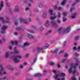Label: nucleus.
I'll list each match as a JSON object with an SVG mask.
<instances>
[{
  "instance_id": "15",
  "label": "nucleus",
  "mask_w": 80,
  "mask_h": 80,
  "mask_svg": "<svg viewBox=\"0 0 80 80\" xmlns=\"http://www.w3.org/2000/svg\"><path fill=\"white\" fill-rule=\"evenodd\" d=\"M42 76V74L40 73L35 74L34 75V77H40Z\"/></svg>"
},
{
  "instance_id": "5",
  "label": "nucleus",
  "mask_w": 80,
  "mask_h": 80,
  "mask_svg": "<svg viewBox=\"0 0 80 80\" xmlns=\"http://www.w3.org/2000/svg\"><path fill=\"white\" fill-rule=\"evenodd\" d=\"M70 27H68L66 30H64L63 31L64 33H69L70 31Z\"/></svg>"
},
{
  "instance_id": "23",
  "label": "nucleus",
  "mask_w": 80,
  "mask_h": 80,
  "mask_svg": "<svg viewBox=\"0 0 80 80\" xmlns=\"http://www.w3.org/2000/svg\"><path fill=\"white\" fill-rule=\"evenodd\" d=\"M48 47H49V45H48V44L45 45L44 46V49H47V48H48Z\"/></svg>"
},
{
  "instance_id": "59",
  "label": "nucleus",
  "mask_w": 80,
  "mask_h": 80,
  "mask_svg": "<svg viewBox=\"0 0 80 80\" xmlns=\"http://www.w3.org/2000/svg\"><path fill=\"white\" fill-rule=\"evenodd\" d=\"M50 65L53 66L54 65V63H51L50 64Z\"/></svg>"
},
{
  "instance_id": "55",
  "label": "nucleus",
  "mask_w": 80,
  "mask_h": 80,
  "mask_svg": "<svg viewBox=\"0 0 80 80\" xmlns=\"http://www.w3.org/2000/svg\"><path fill=\"white\" fill-rule=\"evenodd\" d=\"M9 48V49L12 50V47L11 46H10Z\"/></svg>"
},
{
  "instance_id": "25",
  "label": "nucleus",
  "mask_w": 80,
  "mask_h": 80,
  "mask_svg": "<svg viewBox=\"0 0 80 80\" xmlns=\"http://www.w3.org/2000/svg\"><path fill=\"white\" fill-rule=\"evenodd\" d=\"M66 1H65V0H63V1L62 2V3H61V5H63L65 3V2Z\"/></svg>"
},
{
  "instance_id": "49",
  "label": "nucleus",
  "mask_w": 80,
  "mask_h": 80,
  "mask_svg": "<svg viewBox=\"0 0 80 80\" xmlns=\"http://www.w3.org/2000/svg\"><path fill=\"white\" fill-rule=\"evenodd\" d=\"M63 22H65V21H66V20H67V19L63 18Z\"/></svg>"
},
{
  "instance_id": "11",
  "label": "nucleus",
  "mask_w": 80,
  "mask_h": 80,
  "mask_svg": "<svg viewBox=\"0 0 80 80\" xmlns=\"http://www.w3.org/2000/svg\"><path fill=\"white\" fill-rule=\"evenodd\" d=\"M72 67L71 66V68L69 69V70L68 71V72L69 73H72Z\"/></svg>"
},
{
  "instance_id": "17",
  "label": "nucleus",
  "mask_w": 80,
  "mask_h": 80,
  "mask_svg": "<svg viewBox=\"0 0 80 80\" xmlns=\"http://www.w3.org/2000/svg\"><path fill=\"white\" fill-rule=\"evenodd\" d=\"M51 23L52 24V26L53 27L54 25H55V20H53L51 22Z\"/></svg>"
},
{
  "instance_id": "28",
  "label": "nucleus",
  "mask_w": 80,
  "mask_h": 80,
  "mask_svg": "<svg viewBox=\"0 0 80 80\" xmlns=\"http://www.w3.org/2000/svg\"><path fill=\"white\" fill-rule=\"evenodd\" d=\"M71 66L72 67V68L73 67V68H74V69L76 68V66H73V64H70V67H71Z\"/></svg>"
},
{
  "instance_id": "43",
  "label": "nucleus",
  "mask_w": 80,
  "mask_h": 80,
  "mask_svg": "<svg viewBox=\"0 0 80 80\" xmlns=\"http://www.w3.org/2000/svg\"><path fill=\"white\" fill-rule=\"evenodd\" d=\"M28 32L30 33H34V32L32 30H28Z\"/></svg>"
},
{
  "instance_id": "48",
  "label": "nucleus",
  "mask_w": 80,
  "mask_h": 80,
  "mask_svg": "<svg viewBox=\"0 0 80 80\" xmlns=\"http://www.w3.org/2000/svg\"><path fill=\"white\" fill-rule=\"evenodd\" d=\"M54 73H55V74H56V73H57V72H56V71L55 70H53L52 71Z\"/></svg>"
},
{
  "instance_id": "45",
  "label": "nucleus",
  "mask_w": 80,
  "mask_h": 80,
  "mask_svg": "<svg viewBox=\"0 0 80 80\" xmlns=\"http://www.w3.org/2000/svg\"><path fill=\"white\" fill-rule=\"evenodd\" d=\"M74 60H75L76 62H78V59H77L75 58H74Z\"/></svg>"
},
{
  "instance_id": "21",
  "label": "nucleus",
  "mask_w": 80,
  "mask_h": 80,
  "mask_svg": "<svg viewBox=\"0 0 80 80\" xmlns=\"http://www.w3.org/2000/svg\"><path fill=\"white\" fill-rule=\"evenodd\" d=\"M37 50L39 51V52H41V51H42V48H40L38 47L37 48Z\"/></svg>"
},
{
  "instance_id": "1",
  "label": "nucleus",
  "mask_w": 80,
  "mask_h": 80,
  "mask_svg": "<svg viewBox=\"0 0 80 80\" xmlns=\"http://www.w3.org/2000/svg\"><path fill=\"white\" fill-rule=\"evenodd\" d=\"M14 57V58L13 59V61L16 63L20 62V60L18 58H22V56L19 55L15 56Z\"/></svg>"
},
{
  "instance_id": "60",
  "label": "nucleus",
  "mask_w": 80,
  "mask_h": 80,
  "mask_svg": "<svg viewBox=\"0 0 80 80\" xmlns=\"http://www.w3.org/2000/svg\"><path fill=\"white\" fill-rule=\"evenodd\" d=\"M14 51L17 50V47H15L14 48Z\"/></svg>"
},
{
  "instance_id": "44",
  "label": "nucleus",
  "mask_w": 80,
  "mask_h": 80,
  "mask_svg": "<svg viewBox=\"0 0 80 80\" xmlns=\"http://www.w3.org/2000/svg\"><path fill=\"white\" fill-rule=\"evenodd\" d=\"M72 49L74 50H77V48H76V47H73L72 48Z\"/></svg>"
},
{
  "instance_id": "16",
  "label": "nucleus",
  "mask_w": 80,
  "mask_h": 80,
  "mask_svg": "<svg viewBox=\"0 0 80 80\" xmlns=\"http://www.w3.org/2000/svg\"><path fill=\"white\" fill-rule=\"evenodd\" d=\"M8 68L9 69H10L11 70H14V68L12 67V66H9L8 67Z\"/></svg>"
},
{
  "instance_id": "41",
  "label": "nucleus",
  "mask_w": 80,
  "mask_h": 80,
  "mask_svg": "<svg viewBox=\"0 0 80 80\" xmlns=\"http://www.w3.org/2000/svg\"><path fill=\"white\" fill-rule=\"evenodd\" d=\"M42 4H40L39 5V8H41V7H42Z\"/></svg>"
},
{
  "instance_id": "62",
  "label": "nucleus",
  "mask_w": 80,
  "mask_h": 80,
  "mask_svg": "<svg viewBox=\"0 0 80 80\" xmlns=\"http://www.w3.org/2000/svg\"><path fill=\"white\" fill-rule=\"evenodd\" d=\"M54 8L55 9H56V8H57V6H54Z\"/></svg>"
},
{
  "instance_id": "10",
  "label": "nucleus",
  "mask_w": 80,
  "mask_h": 80,
  "mask_svg": "<svg viewBox=\"0 0 80 80\" xmlns=\"http://www.w3.org/2000/svg\"><path fill=\"white\" fill-rule=\"evenodd\" d=\"M11 43L12 44V45H14L15 44L16 45L17 44V43H18V42L17 41H12L11 42Z\"/></svg>"
},
{
  "instance_id": "32",
  "label": "nucleus",
  "mask_w": 80,
  "mask_h": 80,
  "mask_svg": "<svg viewBox=\"0 0 80 80\" xmlns=\"http://www.w3.org/2000/svg\"><path fill=\"white\" fill-rule=\"evenodd\" d=\"M47 71L46 70H44L43 71V75H45L47 73Z\"/></svg>"
},
{
  "instance_id": "46",
  "label": "nucleus",
  "mask_w": 80,
  "mask_h": 80,
  "mask_svg": "<svg viewBox=\"0 0 80 80\" xmlns=\"http://www.w3.org/2000/svg\"><path fill=\"white\" fill-rule=\"evenodd\" d=\"M15 25L16 26H17V25L18 23H17V21H15L14 23Z\"/></svg>"
},
{
  "instance_id": "64",
  "label": "nucleus",
  "mask_w": 80,
  "mask_h": 80,
  "mask_svg": "<svg viewBox=\"0 0 80 80\" xmlns=\"http://www.w3.org/2000/svg\"><path fill=\"white\" fill-rule=\"evenodd\" d=\"M28 80H32V79L31 78H29L28 79Z\"/></svg>"
},
{
  "instance_id": "53",
  "label": "nucleus",
  "mask_w": 80,
  "mask_h": 80,
  "mask_svg": "<svg viewBox=\"0 0 80 80\" xmlns=\"http://www.w3.org/2000/svg\"><path fill=\"white\" fill-rule=\"evenodd\" d=\"M7 7H9L10 6V4L8 2L7 3Z\"/></svg>"
},
{
  "instance_id": "36",
  "label": "nucleus",
  "mask_w": 80,
  "mask_h": 80,
  "mask_svg": "<svg viewBox=\"0 0 80 80\" xmlns=\"http://www.w3.org/2000/svg\"><path fill=\"white\" fill-rule=\"evenodd\" d=\"M74 56H78V55L77 53V52H75L74 53Z\"/></svg>"
},
{
  "instance_id": "3",
  "label": "nucleus",
  "mask_w": 80,
  "mask_h": 80,
  "mask_svg": "<svg viewBox=\"0 0 80 80\" xmlns=\"http://www.w3.org/2000/svg\"><path fill=\"white\" fill-rule=\"evenodd\" d=\"M49 12L50 13V15H54L53 17L52 16H51V20H54V19H55V18H56V16H55V13H53V10H52V9L49 10Z\"/></svg>"
},
{
  "instance_id": "9",
  "label": "nucleus",
  "mask_w": 80,
  "mask_h": 80,
  "mask_svg": "<svg viewBox=\"0 0 80 80\" xmlns=\"http://www.w3.org/2000/svg\"><path fill=\"white\" fill-rule=\"evenodd\" d=\"M3 1H2L1 2V4H0V10L2 8V7H3Z\"/></svg>"
},
{
  "instance_id": "26",
  "label": "nucleus",
  "mask_w": 80,
  "mask_h": 80,
  "mask_svg": "<svg viewBox=\"0 0 80 80\" xmlns=\"http://www.w3.org/2000/svg\"><path fill=\"white\" fill-rule=\"evenodd\" d=\"M62 30V28H59L58 30V32L59 33H61Z\"/></svg>"
},
{
  "instance_id": "42",
  "label": "nucleus",
  "mask_w": 80,
  "mask_h": 80,
  "mask_svg": "<svg viewBox=\"0 0 80 80\" xmlns=\"http://www.w3.org/2000/svg\"><path fill=\"white\" fill-rule=\"evenodd\" d=\"M63 53V51H61L59 52V54H61Z\"/></svg>"
},
{
  "instance_id": "20",
  "label": "nucleus",
  "mask_w": 80,
  "mask_h": 80,
  "mask_svg": "<svg viewBox=\"0 0 80 80\" xmlns=\"http://www.w3.org/2000/svg\"><path fill=\"white\" fill-rule=\"evenodd\" d=\"M10 53H11V54H14V53H18V51L17 50L15 51V52H10Z\"/></svg>"
},
{
  "instance_id": "33",
  "label": "nucleus",
  "mask_w": 80,
  "mask_h": 80,
  "mask_svg": "<svg viewBox=\"0 0 80 80\" xmlns=\"http://www.w3.org/2000/svg\"><path fill=\"white\" fill-rule=\"evenodd\" d=\"M58 51V50L57 49H56L55 50L53 51V53H56V52H57Z\"/></svg>"
},
{
  "instance_id": "27",
  "label": "nucleus",
  "mask_w": 80,
  "mask_h": 80,
  "mask_svg": "<svg viewBox=\"0 0 80 80\" xmlns=\"http://www.w3.org/2000/svg\"><path fill=\"white\" fill-rule=\"evenodd\" d=\"M8 55H9V53H8V52H7L6 54V58H8Z\"/></svg>"
},
{
  "instance_id": "63",
  "label": "nucleus",
  "mask_w": 80,
  "mask_h": 80,
  "mask_svg": "<svg viewBox=\"0 0 80 80\" xmlns=\"http://www.w3.org/2000/svg\"><path fill=\"white\" fill-rule=\"evenodd\" d=\"M77 80V78H73L72 79V80Z\"/></svg>"
},
{
  "instance_id": "14",
  "label": "nucleus",
  "mask_w": 80,
  "mask_h": 80,
  "mask_svg": "<svg viewBox=\"0 0 80 80\" xmlns=\"http://www.w3.org/2000/svg\"><path fill=\"white\" fill-rule=\"evenodd\" d=\"M29 45V43H25L24 44V45L22 46V48H23L25 46H28Z\"/></svg>"
},
{
  "instance_id": "6",
  "label": "nucleus",
  "mask_w": 80,
  "mask_h": 80,
  "mask_svg": "<svg viewBox=\"0 0 80 80\" xmlns=\"http://www.w3.org/2000/svg\"><path fill=\"white\" fill-rule=\"evenodd\" d=\"M20 20L21 22H23L24 23H28V22L26 20H25L22 18H20Z\"/></svg>"
},
{
  "instance_id": "50",
  "label": "nucleus",
  "mask_w": 80,
  "mask_h": 80,
  "mask_svg": "<svg viewBox=\"0 0 80 80\" xmlns=\"http://www.w3.org/2000/svg\"><path fill=\"white\" fill-rule=\"evenodd\" d=\"M79 37L78 36L76 37L75 38V40H77L78 38Z\"/></svg>"
},
{
  "instance_id": "39",
  "label": "nucleus",
  "mask_w": 80,
  "mask_h": 80,
  "mask_svg": "<svg viewBox=\"0 0 80 80\" xmlns=\"http://www.w3.org/2000/svg\"><path fill=\"white\" fill-rule=\"evenodd\" d=\"M40 30L42 31V30H44V28H43V27H41L40 28Z\"/></svg>"
},
{
  "instance_id": "2",
  "label": "nucleus",
  "mask_w": 80,
  "mask_h": 80,
  "mask_svg": "<svg viewBox=\"0 0 80 80\" xmlns=\"http://www.w3.org/2000/svg\"><path fill=\"white\" fill-rule=\"evenodd\" d=\"M6 19L7 20V21H5L4 19H3V18H0V20H2V21L3 23H8L10 22V19H9V18L8 17H6Z\"/></svg>"
},
{
  "instance_id": "8",
  "label": "nucleus",
  "mask_w": 80,
  "mask_h": 80,
  "mask_svg": "<svg viewBox=\"0 0 80 80\" xmlns=\"http://www.w3.org/2000/svg\"><path fill=\"white\" fill-rule=\"evenodd\" d=\"M18 6H16L14 9V11L15 12H18Z\"/></svg>"
},
{
  "instance_id": "34",
  "label": "nucleus",
  "mask_w": 80,
  "mask_h": 80,
  "mask_svg": "<svg viewBox=\"0 0 80 80\" xmlns=\"http://www.w3.org/2000/svg\"><path fill=\"white\" fill-rule=\"evenodd\" d=\"M16 29L17 30H20L21 29V28L19 27H18L16 28Z\"/></svg>"
},
{
  "instance_id": "58",
  "label": "nucleus",
  "mask_w": 80,
  "mask_h": 80,
  "mask_svg": "<svg viewBox=\"0 0 80 80\" xmlns=\"http://www.w3.org/2000/svg\"><path fill=\"white\" fill-rule=\"evenodd\" d=\"M29 8H25L26 10H29Z\"/></svg>"
},
{
  "instance_id": "18",
  "label": "nucleus",
  "mask_w": 80,
  "mask_h": 80,
  "mask_svg": "<svg viewBox=\"0 0 80 80\" xmlns=\"http://www.w3.org/2000/svg\"><path fill=\"white\" fill-rule=\"evenodd\" d=\"M45 26L46 27H48V26H49V21H47L46 22V23L45 24Z\"/></svg>"
},
{
  "instance_id": "24",
  "label": "nucleus",
  "mask_w": 80,
  "mask_h": 80,
  "mask_svg": "<svg viewBox=\"0 0 80 80\" xmlns=\"http://www.w3.org/2000/svg\"><path fill=\"white\" fill-rule=\"evenodd\" d=\"M65 73H61L60 75V77H64V76H65Z\"/></svg>"
},
{
  "instance_id": "54",
  "label": "nucleus",
  "mask_w": 80,
  "mask_h": 80,
  "mask_svg": "<svg viewBox=\"0 0 80 80\" xmlns=\"http://www.w3.org/2000/svg\"><path fill=\"white\" fill-rule=\"evenodd\" d=\"M76 72V70H75L74 71H72V73L73 74L75 73V72Z\"/></svg>"
},
{
  "instance_id": "29",
  "label": "nucleus",
  "mask_w": 80,
  "mask_h": 80,
  "mask_svg": "<svg viewBox=\"0 0 80 80\" xmlns=\"http://www.w3.org/2000/svg\"><path fill=\"white\" fill-rule=\"evenodd\" d=\"M28 37H29V38H33V36L30 35V34H29L28 35Z\"/></svg>"
},
{
  "instance_id": "56",
  "label": "nucleus",
  "mask_w": 80,
  "mask_h": 80,
  "mask_svg": "<svg viewBox=\"0 0 80 80\" xmlns=\"http://www.w3.org/2000/svg\"><path fill=\"white\" fill-rule=\"evenodd\" d=\"M32 28H35V26L34 25H32Z\"/></svg>"
},
{
  "instance_id": "7",
  "label": "nucleus",
  "mask_w": 80,
  "mask_h": 80,
  "mask_svg": "<svg viewBox=\"0 0 80 80\" xmlns=\"http://www.w3.org/2000/svg\"><path fill=\"white\" fill-rule=\"evenodd\" d=\"M0 67L1 68V69L0 70V75H2V71H3V67L2 65H0Z\"/></svg>"
},
{
  "instance_id": "57",
  "label": "nucleus",
  "mask_w": 80,
  "mask_h": 80,
  "mask_svg": "<svg viewBox=\"0 0 80 80\" xmlns=\"http://www.w3.org/2000/svg\"><path fill=\"white\" fill-rule=\"evenodd\" d=\"M19 67H20V68H23V65H20V66H19Z\"/></svg>"
},
{
  "instance_id": "13",
  "label": "nucleus",
  "mask_w": 80,
  "mask_h": 80,
  "mask_svg": "<svg viewBox=\"0 0 80 80\" xmlns=\"http://www.w3.org/2000/svg\"><path fill=\"white\" fill-rule=\"evenodd\" d=\"M76 15L77 14L76 13H74L72 14V16L71 17V18H75L76 17Z\"/></svg>"
},
{
  "instance_id": "31",
  "label": "nucleus",
  "mask_w": 80,
  "mask_h": 80,
  "mask_svg": "<svg viewBox=\"0 0 80 80\" xmlns=\"http://www.w3.org/2000/svg\"><path fill=\"white\" fill-rule=\"evenodd\" d=\"M57 17L58 18H59V17H60V12H58Z\"/></svg>"
},
{
  "instance_id": "51",
  "label": "nucleus",
  "mask_w": 80,
  "mask_h": 80,
  "mask_svg": "<svg viewBox=\"0 0 80 80\" xmlns=\"http://www.w3.org/2000/svg\"><path fill=\"white\" fill-rule=\"evenodd\" d=\"M65 62V60L63 59L62 60L61 62H62V63H63V62Z\"/></svg>"
},
{
  "instance_id": "38",
  "label": "nucleus",
  "mask_w": 80,
  "mask_h": 80,
  "mask_svg": "<svg viewBox=\"0 0 80 80\" xmlns=\"http://www.w3.org/2000/svg\"><path fill=\"white\" fill-rule=\"evenodd\" d=\"M36 20H37L38 22V23H40V21H39V19L38 17H36Z\"/></svg>"
},
{
  "instance_id": "52",
  "label": "nucleus",
  "mask_w": 80,
  "mask_h": 80,
  "mask_svg": "<svg viewBox=\"0 0 80 80\" xmlns=\"http://www.w3.org/2000/svg\"><path fill=\"white\" fill-rule=\"evenodd\" d=\"M9 12L11 14H12V10L11 9H9Z\"/></svg>"
},
{
  "instance_id": "47",
  "label": "nucleus",
  "mask_w": 80,
  "mask_h": 80,
  "mask_svg": "<svg viewBox=\"0 0 80 80\" xmlns=\"http://www.w3.org/2000/svg\"><path fill=\"white\" fill-rule=\"evenodd\" d=\"M28 54H27L26 55V56H25V58H27V57H28Z\"/></svg>"
},
{
  "instance_id": "61",
  "label": "nucleus",
  "mask_w": 80,
  "mask_h": 80,
  "mask_svg": "<svg viewBox=\"0 0 80 80\" xmlns=\"http://www.w3.org/2000/svg\"><path fill=\"white\" fill-rule=\"evenodd\" d=\"M14 34V35H17L18 34L17 32H15Z\"/></svg>"
},
{
  "instance_id": "40",
  "label": "nucleus",
  "mask_w": 80,
  "mask_h": 80,
  "mask_svg": "<svg viewBox=\"0 0 80 80\" xmlns=\"http://www.w3.org/2000/svg\"><path fill=\"white\" fill-rule=\"evenodd\" d=\"M64 56L65 57H68V54H67V53H65L64 54Z\"/></svg>"
},
{
  "instance_id": "35",
  "label": "nucleus",
  "mask_w": 80,
  "mask_h": 80,
  "mask_svg": "<svg viewBox=\"0 0 80 80\" xmlns=\"http://www.w3.org/2000/svg\"><path fill=\"white\" fill-rule=\"evenodd\" d=\"M58 75H59L58 74H57L55 76V79H57V78H58Z\"/></svg>"
},
{
  "instance_id": "19",
  "label": "nucleus",
  "mask_w": 80,
  "mask_h": 80,
  "mask_svg": "<svg viewBox=\"0 0 80 80\" xmlns=\"http://www.w3.org/2000/svg\"><path fill=\"white\" fill-rule=\"evenodd\" d=\"M46 15H47V12H45L43 13V18H46Z\"/></svg>"
},
{
  "instance_id": "30",
  "label": "nucleus",
  "mask_w": 80,
  "mask_h": 80,
  "mask_svg": "<svg viewBox=\"0 0 80 80\" xmlns=\"http://www.w3.org/2000/svg\"><path fill=\"white\" fill-rule=\"evenodd\" d=\"M62 14L63 15V16H64V17H65L67 16V13L66 12H64Z\"/></svg>"
},
{
  "instance_id": "22",
  "label": "nucleus",
  "mask_w": 80,
  "mask_h": 80,
  "mask_svg": "<svg viewBox=\"0 0 80 80\" xmlns=\"http://www.w3.org/2000/svg\"><path fill=\"white\" fill-rule=\"evenodd\" d=\"M51 32H52V31L51 30L49 31L46 33V35H48L50 34V33H51Z\"/></svg>"
},
{
  "instance_id": "12",
  "label": "nucleus",
  "mask_w": 80,
  "mask_h": 80,
  "mask_svg": "<svg viewBox=\"0 0 80 80\" xmlns=\"http://www.w3.org/2000/svg\"><path fill=\"white\" fill-rule=\"evenodd\" d=\"M75 4H76V3H73L72 5V6L73 7L72 8H71L70 10V12H72V10H73V9L74 8V6H75Z\"/></svg>"
},
{
  "instance_id": "37",
  "label": "nucleus",
  "mask_w": 80,
  "mask_h": 80,
  "mask_svg": "<svg viewBox=\"0 0 80 80\" xmlns=\"http://www.w3.org/2000/svg\"><path fill=\"white\" fill-rule=\"evenodd\" d=\"M36 61H37V58H34L33 60V62L35 63V62H36Z\"/></svg>"
},
{
  "instance_id": "4",
  "label": "nucleus",
  "mask_w": 80,
  "mask_h": 80,
  "mask_svg": "<svg viewBox=\"0 0 80 80\" xmlns=\"http://www.w3.org/2000/svg\"><path fill=\"white\" fill-rule=\"evenodd\" d=\"M7 28L6 26H4L2 28V31H1V33H4L5 32V30Z\"/></svg>"
}]
</instances>
